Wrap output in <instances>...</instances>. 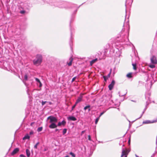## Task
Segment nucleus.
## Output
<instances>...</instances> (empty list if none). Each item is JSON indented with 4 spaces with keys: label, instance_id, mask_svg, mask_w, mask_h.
<instances>
[{
    "label": "nucleus",
    "instance_id": "16",
    "mask_svg": "<svg viewBox=\"0 0 157 157\" xmlns=\"http://www.w3.org/2000/svg\"><path fill=\"white\" fill-rule=\"evenodd\" d=\"M35 80L37 82L40 84L39 86L41 87L42 86V84L40 81V80L37 78H36Z\"/></svg>",
    "mask_w": 157,
    "mask_h": 157
},
{
    "label": "nucleus",
    "instance_id": "34",
    "mask_svg": "<svg viewBox=\"0 0 157 157\" xmlns=\"http://www.w3.org/2000/svg\"><path fill=\"white\" fill-rule=\"evenodd\" d=\"M25 11L24 10H22L20 11V13L21 14H23L25 13Z\"/></svg>",
    "mask_w": 157,
    "mask_h": 157
},
{
    "label": "nucleus",
    "instance_id": "47",
    "mask_svg": "<svg viewBox=\"0 0 157 157\" xmlns=\"http://www.w3.org/2000/svg\"><path fill=\"white\" fill-rule=\"evenodd\" d=\"M131 1H132V2H133V0H131Z\"/></svg>",
    "mask_w": 157,
    "mask_h": 157
},
{
    "label": "nucleus",
    "instance_id": "28",
    "mask_svg": "<svg viewBox=\"0 0 157 157\" xmlns=\"http://www.w3.org/2000/svg\"><path fill=\"white\" fill-rule=\"evenodd\" d=\"M76 77H74L72 79V82H74L75 80V79H76Z\"/></svg>",
    "mask_w": 157,
    "mask_h": 157
},
{
    "label": "nucleus",
    "instance_id": "33",
    "mask_svg": "<svg viewBox=\"0 0 157 157\" xmlns=\"http://www.w3.org/2000/svg\"><path fill=\"white\" fill-rule=\"evenodd\" d=\"M34 133V132L33 131H31L29 132L30 135H32Z\"/></svg>",
    "mask_w": 157,
    "mask_h": 157
},
{
    "label": "nucleus",
    "instance_id": "17",
    "mask_svg": "<svg viewBox=\"0 0 157 157\" xmlns=\"http://www.w3.org/2000/svg\"><path fill=\"white\" fill-rule=\"evenodd\" d=\"M82 98L81 97H79L77 99V100L76 102H75V103L76 104H77L79 102L81 101L82 100Z\"/></svg>",
    "mask_w": 157,
    "mask_h": 157
},
{
    "label": "nucleus",
    "instance_id": "35",
    "mask_svg": "<svg viewBox=\"0 0 157 157\" xmlns=\"http://www.w3.org/2000/svg\"><path fill=\"white\" fill-rule=\"evenodd\" d=\"M20 157H26L25 156V155H22V154H21V155H20Z\"/></svg>",
    "mask_w": 157,
    "mask_h": 157
},
{
    "label": "nucleus",
    "instance_id": "37",
    "mask_svg": "<svg viewBox=\"0 0 157 157\" xmlns=\"http://www.w3.org/2000/svg\"><path fill=\"white\" fill-rule=\"evenodd\" d=\"M130 139H129L128 140V143L129 144H130Z\"/></svg>",
    "mask_w": 157,
    "mask_h": 157
},
{
    "label": "nucleus",
    "instance_id": "45",
    "mask_svg": "<svg viewBox=\"0 0 157 157\" xmlns=\"http://www.w3.org/2000/svg\"><path fill=\"white\" fill-rule=\"evenodd\" d=\"M23 82L24 83V84H25V85H26V84L25 82L24 81H23Z\"/></svg>",
    "mask_w": 157,
    "mask_h": 157
},
{
    "label": "nucleus",
    "instance_id": "14",
    "mask_svg": "<svg viewBox=\"0 0 157 157\" xmlns=\"http://www.w3.org/2000/svg\"><path fill=\"white\" fill-rule=\"evenodd\" d=\"M26 152L27 157H29L30 155V153L29 150L28 149L26 150Z\"/></svg>",
    "mask_w": 157,
    "mask_h": 157
},
{
    "label": "nucleus",
    "instance_id": "44",
    "mask_svg": "<svg viewBox=\"0 0 157 157\" xmlns=\"http://www.w3.org/2000/svg\"><path fill=\"white\" fill-rule=\"evenodd\" d=\"M135 156H136V157H139L138 156H137L136 155H135Z\"/></svg>",
    "mask_w": 157,
    "mask_h": 157
},
{
    "label": "nucleus",
    "instance_id": "38",
    "mask_svg": "<svg viewBox=\"0 0 157 157\" xmlns=\"http://www.w3.org/2000/svg\"><path fill=\"white\" fill-rule=\"evenodd\" d=\"M105 113V112H103L102 113H101L100 114V116L102 115L104 113Z\"/></svg>",
    "mask_w": 157,
    "mask_h": 157
},
{
    "label": "nucleus",
    "instance_id": "36",
    "mask_svg": "<svg viewBox=\"0 0 157 157\" xmlns=\"http://www.w3.org/2000/svg\"><path fill=\"white\" fill-rule=\"evenodd\" d=\"M34 122H32L31 124H30V125L31 126H32L34 124Z\"/></svg>",
    "mask_w": 157,
    "mask_h": 157
},
{
    "label": "nucleus",
    "instance_id": "19",
    "mask_svg": "<svg viewBox=\"0 0 157 157\" xmlns=\"http://www.w3.org/2000/svg\"><path fill=\"white\" fill-rule=\"evenodd\" d=\"M132 73H130L127 75V77L128 78H130L132 77Z\"/></svg>",
    "mask_w": 157,
    "mask_h": 157
},
{
    "label": "nucleus",
    "instance_id": "11",
    "mask_svg": "<svg viewBox=\"0 0 157 157\" xmlns=\"http://www.w3.org/2000/svg\"><path fill=\"white\" fill-rule=\"evenodd\" d=\"M111 73V72H110L109 73L107 76H103V78L104 80L106 82L107 80L110 77Z\"/></svg>",
    "mask_w": 157,
    "mask_h": 157
},
{
    "label": "nucleus",
    "instance_id": "27",
    "mask_svg": "<svg viewBox=\"0 0 157 157\" xmlns=\"http://www.w3.org/2000/svg\"><path fill=\"white\" fill-rule=\"evenodd\" d=\"M145 110H144V111L140 115V116L138 118V119H139L143 115V114L144 113V111H145Z\"/></svg>",
    "mask_w": 157,
    "mask_h": 157
},
{
    "label": "nucleus",
    "instance_id": "31",
    "mask_svg": "<svg viewBox=\"0 0 157 157\" xmlns=\"http://www.w3.org/2000/svg\"><path fill=\"white\" fill-rule=\"evenodd\" d=\"M77 104H76V103H75V104L72 107V110L76 106Z\"/></svg>",
    "mask_w": 157,
    "mask_h": 157
},
{
    "label": "nucleus",
    "instance_id": "4",
    "mask_svg": "<svg viewBox=\"0 0 157 157\" xmlns=\"http://www.w3.org/2000/svg\"><path fill=\"white\" fill-rule=\"evenodd\" d=\"M151 63L153 64H155L157 63L156 58L154 56H153L151 57Z\"/></svg>",
    "mask_w": 157,
    "mask_h": 157
},
{
    "label": "nucleus",
    "instance_id": "30",
    "mask_svg": "<svg viewBox=\"0 0 157 157\" xmlns=\"http://www.w3.org/2000/svg\"><path fill=\"white\" fill-rule=\"evenodd\" d=\"M47 102L46 101H42V105H44Z\"/></svg>",
    "mask_w": 157,
    "mask_h": 157
},
{
    "label": "nucleus",
    "instance_id": "32",
    "mask_svg": "<svg viewBox=\"0 0 157 157\" xmlns=\"http://www.w3.org/2000/svg\"><path fill=\"white\" fill-rule=\"evenodd\" d=\"M88 108V105H87L86 106H85L84 108V109L85 110H86V109H87Z\"/></svg>",
    "mask_w": 157,
    "mask_h": 157
},
{
    "label": "nucleus",
    "instance_id": "22",
    "mask_svg": "<svg viewBox=\"0 0 157 157\" xmlns=\"http://www.w3.org/2000/svg\"><path fill=\"white\" fill-rule=\"evenodd\" d=\"M39 144V142H38L37 143H36V144L34 145V148H35V149H37V146Z\"/></svg>",
    "mask_w": 157,
    "mask_h": 157
},
{
    "label": "nucleus",
    "instance_id": "8",
    "mask_svg": "<svg viewBox=\"0 0 157 157\" xmlns=\"http://www.w3.org/2000/svg\"><path fill=\"white\" fill-rule=\"evenodd\" d=\"M66 124V122L64 121L63 120L61 122H58V126H60L61 125H65Z\"/></svg>",
    "mask_w": 157,
    "mask_h": 157
},
{
    "label": "nucleus",
    "instance_id": "29",
    "mask_svg": "<svg viewBox=\"0 0 157 157\" xmlns=\"http://www.w3.org/2000/svg\"><path fill=\"white\" fill-rule=\"evenodd\" d=\"M119 96H124V95H125V94H120V92H119Z\"/></svg>",
    "mask_w": 157,
    "mask_h": 157
},
{
    "label": "nucleus",
    "instance_id": "18",
    "mask_svg": "<svg viewBox=\"0 0 157 157\" xmlns=\"http://www.w3.org/2000/svg\"><path fill=\"white\" fill-rule=\"evenodd\" d=\"M132 65L133 66V69L134 70H136V63H134L133 62H132Z\"/></svg>",
    "mask_w": 157,
    "mask_h": 157
},
{
    "label": "nucleus",
    "instance_id": "12",
    "mask_svg": "<svg viewBox=\"0 0 157 157\" xmlns=\"http://www.w3.org/2000/svg\"><path fill=\"white\" fill-rule=\"evenodd\" d=\"M126 27L127 28H129V21L128 20L126 22H124V26Z\"/></svg>",
    "mask_w": 157,
    "mask_h": 157
},
{
    "label": "nucleus",
    "instance_id": "15",
    "mask_svg": "<svg viewBox=\"0 0 157 157\" xmlns=\"http://www.w3.org/2000/svg\"><path fill=\"white\" fill-rule=\"evenodd\" d=\"M30 136L28 134H27L23 138V140L29 139Z\"/></svg>",
    "mask_w": 157,
    "mask_h": 157
},
{
    "label": "nucleus",
    "instance_id": "2",
    "mask_svg": "<svg viewBox=\"0 0 157 157\" xmlns=\"http://www.w3.org/2000/svg\"><path fill=\"white\" fill-rule=\"evenodd\" d=\"M129 152L127 149H124L122 148V153L121 157H127V155Z\"/></svg>",
    "mask_w": 157,
    "mask_h": 157
},
{
    "label": "nucleus",
    "instance_id": "48",
    "mask_svg": "<svg viewBox=\"0 0 157 157\" xmlns=\"http://www.w3.org/2000/svg\"><path fill=\"white\" fill-rule=\"evenodd\" d=\"M84 132V131H82V132L83 133Z\"/></svg>",
    "mask_w": 157,
    "mask_h": 157
},
{
    "label": "nucleus",
    "instance_id": "6",
    "mask_svg": "<svg viewBox=\"0 0 157 157\" xmlns=\"http://www.w3.org/2000/svg\"><path fill=\"white\" fill-rule=\"evenodd\" d=\"M58 125H56L55 123H51V124L49 125V127L50 128H54L57 127Z\"/></svg>",
    "mask_w": 157,
    "mask_h": 157
},
{
    "label": "nucleus",
    "instance_id": "49",
    "mask_svg": "<svg viewBox=\"0 0 157 157\" xmlns=\"http://www.w3.org/2000/svg\"><path fill=\"white\" fill-rule=\"evenodd\" d=\"M89 108H90V106L89 105Z\"/></svg>",
    "mask_w": 157,
    "mask_h": 157
},
{
    "label": "nucleus",
    "instance_id": "7",
    "mask_svg": "<svg viewBox=\"0 0 157 157\" xmlns=\"http://www.w3.org/2000/svg\"><path fill=\"white\" fill-rule=\"evenodd\" d=\"M67 119L68 120L72 121H75L76 120V118L73 116H70L67 117Z\"/></svg>",
    "mask_w": 157,
    "mask_h": 157
},
{
    "label": "nucleus",
    "instance_id": "43",
    "mask_svg": "<svg viewBox=\"0 0 157 157\" xmlns=\"http://www.w3.org/2000/svg\"><path fill=\"white\" fill-rule=\"evenodd\" d=\"M64 157H69L68 155H66Z\"/></svg>",
    "mask_w": 157,
    "mask_h": 157
},
{
    "label": "nucleus",
    "instance_id": "9",
    "mask_svg": "<svg viewBox=\"0 0 157 157\" xmlns=\"http://www.w3.org/2000/svg\"><path fill=\"white\" fill-rule=\"evenodd\" d=\"M19 151V149L18 148H15L11 153L12 155H14L17 153Z\"/></svg>",
    "mask_w": 157,
    "mask_h": 157
},
{
    "label": "nucleus",
    "instance_id": "3",
    "mask_svg": "<svg viewBox=\"0 0 157 157\" xmlns=\"http://www.w3.org/2000/svg\"><path fill=\"white\" fill-rule=\"evenodd\" d=\"M48 119H50L49 122L50 123H55L57 121V119L56 117L52 116L49 117L48 118Z\"/></svg>",
    "mask_w": 157,
    "mask_h": 157
},
{
    "label": "nucleus",
    "instance_id": "25",
    "mask_svg": "<svg viewBox=\"0 0 157 157\" xmlns=\"http://www.w3.org/2000/svg\"><path fill=\"white\" fill-rule=\"evenodd\" d=\"M24 80L25 81L28 80V76L26 75H25L24 76Z\"/></svg>",
    "mask_w": 157,
    "mask_h": 157
},
{
    "label": "nucleus",
    "instance_id": "5",
    "mask_svg": "<svg viewBox=\"0 0 157 157\" xmlns=\"http://www.w3.org/2000/svg\"><path fill=\"white\" fill-rule=\"evenodd\" d=\"M115 84V81L114 80H113L111 83L108 86L109 89V90H111L113 88L114 85Z\"/></svg>",
    "mask_w": 157,
    "mask_h": 157
},
{
    "label": "nucleus",
    "instance_id": "26",
    "mask_svg": "<svg viewBox=\"0 0 157 157\" xmlns=\"http://www.w3.org/2000/svg\"><path fill=\"white\" fill-rule=\"evenodd\" d=\"M99 117L98 118H97L95 120V124H97V123H98V122L99 120Z\"/></svg>",
    "mask_w": 157,
    "mask_h": 157
},
{
    "label": "nucleus",
    "instance_id": "40",
    "mask_svg": "<svg viewBox=\"0 0 157 157\" xmlns=\"http://www.w3.org/2000/svg\"><path fill=\"white\" fill-rule=\"evenodd\" d=\"M48 103H49V104L50 105H51L52 104V103L51 102H49Z\"/></svg>",
    "mask_w": 157,
    "mask_h": 157
},
{
    "label": "nucleus",
    "instance_id": "13",
    "mask_svg": "<svg viewBox=\"0 0 157 157\" xmlns=\"http://www.w3.org/2000/svg\"><path fill=\"white\" fill-rule=\"evenodd\" d=\"M69 60H70V62L68 63H67V64H68V66H71L72 65V62L73 60V58L72 57H70L69 59Z\"/></svg>",
    "mask_w": 157,
    "mask_h": 157
},
{
    "label": "nucleus",
    "instance_id": "24",
    "mask_svg": "<svg viewBox=\"0 0 157 157\" xmlns=\"http://www.w3.org/2000/svg\"><path fill=\"white\" fill-rule=\"evenodd\" d=\"M69 154H70V155H71V156L73 157H75V154H74L73 152H70Z\"/></svg>",
    "mask_w": 157,
    "mask_h": 157
},
{
    "label": "nucleus",
    "instance_id": "1",
    "mask_svg": "<svg viewBox=\"0 0 157 157\" xmlns=\"http://www.w3.org/2000/svg\"><path fill=\"white\" fill-rule=\"evenodd\" d=\"M42 57L41 55H37L36 58L33 60V62L34 64L36 65H40L42 61Z\"/></svg>",
    "mask_w": 157,
    "mask_h": 157
},
{
    "label": "nucleus",
    "instance_id": "42",
    "mask_svg": "<svg viewBox=\"0 0 157 157\" xmlns=\"http://www.w3.org/2000/svg\"><path fill=\"white\" fill-rule=\"evenodd\" d=\"M58 129H56L55 130V131H56V132L57 131H58Z\"/></svg>",
    "mask_w": 157,
    "mask_h": 157
},
{
    "label": "nucleus",
    "instance_id": "21",
    "mask_svg": "<svg viewBox=\"0 0 157 157\" xmlns=\"http://www.w3.org/2000/svg\"><path fill=\"white\" fill-rule=\"evenodd\" d=\"M149 67L151 68H154L155 67V66L154 64H150L149 65Z\"/></svg>",
    "mask_w": 157,
    "mask_h": 157
},
{
    "label": "nucleus",
    "instance_id": "41",
    "mask_svg": "<svg viewBox=\"0 0 157 157\" xmlns=\"http://www.w3.org/2000/svg\"><path fill=\"white\" fill-rule=\"evenodd\" d=\"M89 140H90V136L89 135Z\"/></svg>",
    "mask_w": 157,
    "mask_h": 157
},
{
    "label": "nucleus",
    "instance_id": "23",
    "mask_svg": "<svg viewBox=\"0 0 157 157\" xmlns=\"http://www.w3.org/2000/svg\"><path fill=\"white\" fill-rule=\"evenodd\" d=\"M67 129L66 128H64L63 129V135H64L66 133V132H67Z\"/></svg>",
    "mask_w": 157,
    "mask_h": 157
},
{
    "label": "nucleus",
    "instance_id": "46",
    "mask_svg": "<svg viewBox=\"0 0 157 157\" xmlns=\"http://www.w3.org/2000/svg\"><path fill=\"white\" fill-rule=\"evenodd\" d=\"M127 1H128V0H126V3H127Z\"/></svg>",
    "mask_w": 157,
    "mask_h": 157
},
{
    "label": "nucleus",
    "instance_id": "20",
    "mask_svg": "<svg viewBox=\"0 0 157 157\" xmlns=\"http://www.w3.org/2000/svg\"><path fill=\"white\" fill-rule=\"evenodd\" d=\"M43 129V128L42 127H39L37 129V131L38 132H40Z\"/></svg>",
    "mask_w": 157,
    "mask_h": 157
},
{
    "label": "nucleus",
    "instance_id": "10",
    "mask_svg": "<svg viewBox=\"0 0 157 157\" xmlns=\"http://www.w3.org/2000/svg\"><path fill=\"white\" fill-rule=\"evenodd\" d=\"M98 59L96 58L92 60L90 62V64L91 66H92L94 63L98 61Z\"/></svg>",
    "mask_w": 157,
    "mask_h": 157
},
{
    "label": "nucleus",
    "instance_id": "39",
    "mask_svg": "<svg viewBox=\"0 0 157 157\" xmlns=\"http://www.w3.org/2000/svg\"><path fill=\"white\" fill-rule=\"evenodd\" d=\"M93 150H94V149H95V147H94V145H93Z\"/></svg>",
    "mask_w": 157,
    "mask_h": 157
}]
</instances>
